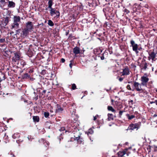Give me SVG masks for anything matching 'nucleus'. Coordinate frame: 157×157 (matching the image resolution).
<instances>
[{
	"label": "nucleus",
	"mask_w": 157,
	"mask_h": 157,
	"mask_svg": "<svg viewBox=\"0 0 157 157\" xmlns=\"http://www.w3.org/2000/svg\"><path fill=\"white\" fill-rule=\"evenodd\" d=\"M21 23V17L19 16H15L13 17V22L11 25V29H17L19 28Z\"/></svg>",
	"instance_id": "f257e3e1"
},
{
	"label": "nucleus",
	"mask_w": 157,
	"mask_h": 157,
	"mask_svg": "<svg viewBox=\"0 0 157 157\" xmlns=\"http://www.w3.org/2000/svg\"><path fill=\"white\" fill-rule=\"evenodd\" d=\"M130 44H131V46L132 47L133 50L135 52L136 54H137L139 53L138 50H140V49L138 48V45L135 44L134 41L133 40H131Z\"/></svg>",
	"instance_id": "f03ea898"
},
{
	"label": "nucleus",
	"mask_w": 157,
	"mask_h": 157,
	"mask_svg": "<svg viewBox=\"0 0 157 157\" xmlns=\"http://www.w3.org/2000/svg\"><path fill=\"white\" fill-rule=\"evenodd\" d=\"M142 85L141 84L136 82H134L133 84V86L134 87V89H136L137 91L142 92L143 90L141 88V86Z\"/></svg>",
	"instance_id": "7ed1b4c3"
},
{
	"label": "nucleus",
	"mask_w": 157,
	"mask_h": 157,
	"mask_svg": "<svg viewBox=\"0 0 157 157\" xmlns=\"http://www.w3.org/2000/svg\"><path fill=\"white\" fill-rule=\"evenodd\" d=\"M141 84L142 85L146 86L149 81V78L145 76H143L141 78Z\"/></svg>",
	"instance_id": "20e7f679"
},
{
	"label": "nucleus",
	"mask_w": 157,
	"mask_h": 157,
	"mask_svg": "<svg viewBox=\"0 0 157 157\" xmlns=\"http://www.w3.org/2000/svg\"><path fill=\"white\" fill-rule=\"evenodd\" d=\"M149 56L148 57V59L149 60H151L152 62L155 60V54L154 52H149Z\"/></svg>",
	"instance_id": "39448f33"
},
{
	"label": "nucleus",
	"mask_w": 157,
	"mask_h": 157,
	"mask_svg": "<svg viewBox=\"0 0 157 157\" xmlns=\"http://www.w3.org/2000/svg\"><path fill=\"white\" fill-rule=\"evenodd\" d=\"M140 128V126L139 124L136 123L135 124H131L130 126L128 127L126 130H133L135 129H136L137 130Z\"/></svg>",
	"instance_id": "423d86ee"
},
{
	"label": "nucleus",
	"mask_w": 157,
	"mask_h": 157,
	"mask_svg": "<svg viewBox=\"0 0 157 157\" xmlns=\"http://www.w3.org/2000/svg\"><path fill=\"white\" fill-rule=\"evenodd\" d=\"M26 29L31 32V30L33 29V25L31 21H29L26 24Z\"/></svg>",
	"instance_id": "0eeeda50"
},
{
	"label": "nucleus",
	"mask_w": 157,
	"mask_h": 157,
	"mask_svg": "<svg viewBox=\"0 0 157 157\" xmlns=\"http://www.w3.org/2000/svg\"><path fill=\"white\" fill-rule=\"evenodd\" d=\"M73 52L75 54V57L76 56V55L80 53V48L77 47H75L73 49Z\"/></svg>",
	"instance_id": "6e6552de"
},
{
	"label": "nucleus",
	"mask_w": 157,
	"mask_h": 157,
	"mask_svg": "<svg viewBox=\"0 0 157 157\" xmlns=\"http://www.w3.org/2000/svg\"><path fill=\"white\" fill-rule=\"evenodd\" d=\"M63 110V109L61 107V106L57 104L56 105V113H61Z\"/></svg>",
	"instance_id": "1a4fd4ad"
},
{
	"label": "nucleus",
	"mask_w": 157,
	"mask_h": 157,
	"mask_svg": "<svg viewBox=\"0 0 157 157\" xmlns=\"http://www.w3.org/2000/svg\"><path fill=\"white\" fill-rule=\"evenodd\" d=\"M19 58L20 56L17 53H15L14 56L12 58L13 61L16 62L19 59Z\"/></svg>",
	"instance_id": "9d476101"
},
{
	"label": "nucleus",
	"mask_w": 157,
	"mask_h": 157,
	"mask_svg": "<svg viewBox=\"0 0 157 157\" xmlns=\"http://www.w3.org/2000/svg\"><path fill=\"white\" fill-rule=\"evenodd\" d=\"M74 136L75 140H77L78 143L80 144L83 142V140L82 138H81L79 136H78L77 137H76L75 136Z\"/></svg>",
	"instance_id": "9b49d317"
},
{
	"label": "nucleus",
	"mask_w": 157,
	"mask_h": 157,
	"mask_svg": "<svg viewBox=\"0 0 157 157\" xmlns=\"http://www.w3.org/2000/svg\"><path fill=\"white\" fill-rule=\"evenodd\" d=\"M129 74V71L128 68H125L123 70L122 75H127Z\"/></svg>",
	"instance_id": "f8f14e48"
},
{
	"label": "nucleus",
	"mask_w": 157,
	"mask_h": 157,
	"mask_svg": "<svg viewBox=\"0 0 157 157\" xmlns=\"http://www.w3.org/2000/svg\"><path fill=\"white\" fill-rule=\"evenodd\" d=\"M29 32H30V31L26 28H25L22 32L23 36H26Z\"/></svg>",
	"instance_id": "ddd939ff"
},
{
	"label": "nucleus",
	"mask_w": 157,
	"mask_h": 157,
	"mask_svg": "<svg viewBox=\"0 0 157 157\" xmlns=\"http://www.w3.org/2000/svg\"><path fill=\"white\" fill-rule=\"evenodd\" d=\"M39 142L40 143L43 142L46 147H47L49 145V143L43 139H41V140H39Z\"/></svg>",
	"instance_id": "4468645a"
},
{
	"label": "nucleus",
	"mask_w": 157,
	"mask_h": 157,
	"mask_svg": "<svg viewBox=\"0 0 157 157\" xmlns=\"http://www.w3.org/2000/svg\"><path fill=\"white\" fill-rule=\"evenodd\" d=\"M75 110L74 109L73 112L71 113V116L73 118V119L76 120L78 119V116L75 114Z\"/></svg>",
	"instance_id": "2eb2a0df"
},
{
	"label": "nucleus",
	"mask_w": 157,
	"mask_h": 157,
	"mask_svg": "<svg viewBox=\"0 0 157 157\" xmlns=\"http://www.w3.org/2000/svg\"><path fill=\"white\" fill-rule=\"evenodd\" d=\"M20 137V135L18 133H16L12 136V137L13 139H17Z\"/></svg>",
	"instance_id": "dca6fc26"
},
{
	"label": "nucleus",
	"mask_w": 157,
	"mask_h": 157,
	"mask_svg": "<svg viewBox=\"0 0 157 157\" xmlns=\"http://www.w3.org/2000/svg\"><path fill=\"white\" fill-rule=\"evenodd\" d=\"M9 4L8 5V7L10 8H13L15 6V3L14 2L12 1H9Z\"/></svg>",
	"instance_id": "f3484780"
},
{
	"label": "nucleus",
	"mask_w": 157,
	"mask_h": 157,
	"mask_svg": "<svg viewBox=\"0 0 157 157\" xmlns=\"http://www.w3.org/2000/svg\"><path fill=\"white\" fill-rule=\"evenodd\" d=\"M50 14L51 16H53L55 14V11H56V9L52 8L50 9Z\"/></svg>",
	"instance_id": "a211bd4d"
},
{
	"label": "nucleus",
	"mask_w": 157,
	"mask_h": 157,
	"mask_svg": "<svg viewBox=\"0 0 157 157\" xmlns=\"http://www.w3.org/2000/svg\"><path fill=\"white\" fill-rule=\"evenodd\" d=\"M53 3L52 0H49L48 2V8L49 9L52 8V6L53 5Z\"/></svg>",
	"instance_id": "6ab92c4d"
},
{
	"label": "nucleus",
	"mask_w": 157,
	"mask_h": 157,
	"mask_svg": "<svg viewBox=\"0 0 157 157\" xmlns=\"http://www.w3.org/2000/svg\"><path fill=\"white\" fill-rule=\"evenodd\" d=\"M108 120L109 121L113 119V115L112 114L108 113Z\"/></svg>",
	"instance_id": "aec40b11"
},
{
	"label": "nucleus",
	"mask_w": 157,
	"mask_h": 157,
	"mask_svg": "<svg viewBox=\"0 0 157 157\" xmlns=\"http://www.w3.org/2000/svg\"><path fill=\"white\" fill-rule=\"evenodd\" d=\"M33 119L34 122H38L39 120V117L37 116H33Z\"/></svg>",
	"instance_id": "412c9836"
},
{
	"label": "nucleus",
	"mask_w": 157,
	"mask_h": 157,
	"mask_svg": "<svg viewBox=\"0 0 157 157\" xmlns=\"http://www.w3.org/2000/svg\"><path fill=\"white\" fill-rule=\"evenodd\" d=\"M107 109L108 110L111 111L115 113L116 112L115 110L114 109H113V107L112 106H108Z\"/></svg>",
	"instance_id": "4be33fe9"
},
{
	"label": "nucleus",
	"mask_w": 157,
	"mask_h": 157,
	"mask_svg": "<svg viewBox=\"0 0 157 157\" xmlns=\"http://www.w3.org/2000/svg\"><path fill=\"white\" fill-rule=\"evenodd\" d=\"M48 24L49 25L51 26H52L54 25L53 22L50 20H49L48 21Z\"/></svg>",
	"instance_id": "5701e85b"
},
{
	"label": "nucleus",
	"mask_w": 157,
	"mask_h": 157,
	"mask_svg": "<svg viewBox=\"0 0 157 157\" xmlns=\"http://www.w3.org/2000/svg\"><path fill=\"white\" fill-rule=\"evenodd\" d=\"M127 116L129 120H131L135 117V116L133 115H129V114H127Z\"/></svg>",
	"instance_id": "b1692460"
},
{
	"label": "nucleus",
	"mask_w": 157,
	"mask_h": 157,
	"mask_svg": "<svg viewBox=\"0 0 157 157\" xmlns=\"http://www.w3.org/2000/svg\"><path fill=\"white\" fill-rule=\"evenodd\" d=\"M29 75L28 73H25L24 74L23 76V77L24 78H29Z\"/></svg>",
	"instance_id": "393cba45"
},
{
	"label": "nucleus",
	"mask_w": 157,
	"mask_h": 157,
	"mask_svg": "<svg viewBox=\"0 0 157 157\" xmlns=\"http://www.w3.org/2000/svg\"><path fill=\"white\" fill-rule=\"evenodd\" d=\"M39 132L41 134H44L45 132V130L44 128H42L39 129Z\"/></svg>",
	"instance_id": "a878e982"
},
{
	"label": "nucleus",
	"mask_w": 157,
	"mask_h": 157,
	"mask_svg": "<svg viewBox=\"0 0 157 157\" xmlns=\"http://www.w3.org/2000/svg\"><path fill=\"white\" fill-rule=\"evenodd\" d=\"M94 132V131H93V130L91 129V128H90V129H89L88 131V132H87V134L88 135H89V134H92Z\"/></svg>",
	"instance_id": "bb28decb"
},
{
	"label": "nucleus",
	"mask_w": 157,
	"mask_h": 157,
	"mask_svg": "<svg viewBox=\"0 0 157 157\" xmlns=\"http://www.w3.org/2000/svg\"><path fill=\"white\" fill-rule=\"evenodd\" d=\"M55 14H56V17H59L60 16V13L59 11L56 10V11H55Z\"/></svg>",
	"instance_id": "cd10ccee"
},
{
	"label": "nucleus",
	"mask_w": 157,
	"mask_h": 157,
	"mask_svg": "<svg viewBox=\"0 0 157 157\" xmlns=\"http://www.w3.org/2000/svg\"><path fill=\"white\" fill-rule=\"evenodd\" d=\"M49 114L48 112H45L44 113V116L46 118H47L48 117Z\"/></svg>",
	"instance_id": "c85d7f7f"
},
{
	"label": "nucleus",
	"mask_w": 157,
	"mask_h": 157,
	"mask_svg": "<svg viewBox=\"0 0 157 157\" xmlns=\"http://www.w3.org/2000/svg\"><path fill=\"white\" fill-rule=\"evenodd\" d=\"M21 64L23 67L25 65H26L25 62L24 61H21L20 62Z\"/></svg>",
	"instance_id": "c756f323"
},
{
	"label": "nucleus",
	"mask_w": 157,
	"mask_h": 157,
	"mask_svg": "<svg viewBox=\"0 0 157 157\" xmlns=\"http://www.w3.org/2000/svg\"><path fill=\"white\" fill-rule=\"evenodd\" d=\"M8 22H9V21H8V18L6 17V18H5V20H4V23L5 24V25H6L8 23Z\"/></svg>",
	"instance_id": "7c9ffc66"
},
{
	"label": "nucleus",
	"mask_w": 157,
	"mask_h": 157,
	"mask_svg": "<svg viewBox=\"0 0 157 157\" xmlns=\"http://www.w3.org/2000/svg\"><path fill=\"white\" fill-rule=\"evenodd\" d=\"M76 88V85L75 84H73L72 86V89L73 90H74Z\"/></svg>",
	"instance_id": "2f4dec72"
},
{
	"label": "nucleus",
	"mask_w": 157,
	"mask_h": 157,
	"mask_svg": "<svg viewBox=\"0 0 157 157\" xmlns=\"http://www.w3.org/2000/svg\"><path fill=\"white\" fill-rule=\"evenodd\" d=\"M5 41V38L0 39V43H3Z\"/></svg>",
	"instance_id": "473e14b6"
},
{
	"label": "nucleus",
	"mask_w": 157,
	"mask_h": 157,
	"mask_svg": "<svg viewBox=\"0 0 157 157\" xmlns=\"http://www.w3.org/2000/svg\"><path fill=\"white\" fill-rule=\"evenodd\" d=\"M147 65L146 63H145L144 66H143V67L142 69H143L144 70H145L147 68Z\"/></svg>",
	"instance_id": "72a5a7b5"
},
{
	"label": "nucleus",
	"mask_w": 157,
	"mask_h": 157,
	"mask_svg": "<svg viewBox=\"0 0 157 157\" xmlns=\"http://www.w3.org/2000/svg\"><path fill=\"white\" fill-rule=\"evenodd\" d=\"M23 141V140H21L20 139H19L18 140H16V142L19 144L20 142H22V141Z\"/></svg>",
	"instance_id": "f704fd0d"
},
{
	"label": "nucleus",
	"mask_w": 157,
	"mask_h": 157,
	"mask_svg": "<svg viewBox=\"0 0 157 157\" xmlns=\"http://www.w3.org/2000/svg\"><path fill=\"white\" fill-rule=\"evenodd\" d=\"M124 111H119V115L120 117L122 115V113Z\"/></svg>",
	"instance_id": "c9c22d12"
},
{
	"label": "nucleus",
	"mask_w": 157,
	"mask_h": 157,
	"mask_svg": "<svg viewBox=\"0 0 157 157\" xmlns=\"http://www.w3.org/2000/svg\"><path fill=\"white\" fill-rule=\"evenodd\" d=\"M127 88L129 90H131V88L130 87V86L129 85H128L127 86Z\"/></svg>",
	"instance_id": "e433bc0d"
},
{
	"label": "nucleus",
	"mask_w": 157,
	"mask_h": 157,
	"mask_svg": "<svg viewBox=\"0 0 157 157\" xmlns=\"http://www.w3.org/2000/svg\"><path fill=\"white\" fill-rule=\"evenodd\" d=\"M124 12L128 13L130 12V11L127 9H125L124 10Z\"/></svg>",
	"instance_id": "4c0bfd02"
},
{
	"label": "nucleus",
	"mask_w": 157,
	"mask_h": 157,
	"mask_svg": "<svg viewBox=\"0 0 157 157\" xmlns=\"http://www.w3.org/2000/svg\"><path fill=\"white\" fill-rule=\"evenodd\" d=\"M65 130V127H61L60 129H59L60 131H63Z\"/></svg>",
	"instance_id": "58836bf2"
},
{
	"label": "nucleus",
	"mask_w": 157,
	"mask_h": 157,
	"mask_svg": "<svg viewBox=\"0 0 157 157\" xmlns=\"http://www.w3.org/2000/svg\"><path fill=\"white\" fill-rule=\"evenodd\" d=\"M71 62H73V60H71L70 61V63L69 64V66L71 68H72V65Z\"/></svg>",
	"instance_id": "ea45409f"
},
{
	"label": "nucleus",
	"mask_w": 157,
	"mask_h": 157,
	"mask_svg": "<svg viewBox=\"0 0 157 157\" xmlns=\"http://www.w3.org/2000/svg\"><path fill=\"white\" fill-rule=\"evenodd\" d=\"M153 147H154V150L155 151H157V146H156L154 145Z\"/></svg>",
	"instance_id": "a19ab883"
},
{
	"label": "nucleus",
	"mask_w": 157,
	"mask_h": 157,
	"mask_svg": "<svg viewBox=\"0 0 157 157\" xmlns=\"http://www.w3.org/2000/svg\"><path fill=\"white\" fill-rule=\"evenodd\" d=\"M61 61L62 63H64L65 61V59L63 58H62L61 59Z\"/></svg>",
	"instance_id": "79ce46f5"
},
{
	"label": "nucleus",
	"mask_w": 157,
	"mask_h": 157,
	"mask_svg": "<svg viewBox=\"0 0 157 157\" xmlns=\"http://www.w3.org/2000/svg\"><path fill=\"white\" fill-rule=\"evenodd\" d=\"M98 115H97V116H95V117H94V121H95L96 120V119H97V117H98Z\"/></svg>",
	"instance_id": "37998d69"
},
{
	"label": "nucleus",
	"mask_w": 157,
	"mask_h": 157,
	"mask_svg": "<svg viewBox=\"0 0 157 157\" xmlns=\"http://www.w3.org/2000/svg\"><path fill=\"white\" fill-rule=\"evenodd\" d=\"M123 80V78H120L119 79V80L121 82Z\"/></svg>",
	"instance_id": "c03bdc74"
},
{
	"label": "nucleus",
	"mask_w": 157,
	"mask_h": 157,
	"mask_svg": "<svg viewBox=\"0 0 157 157\" xmlns=\"http://www.w3.org/2000/svg\"><path fill=\"white\" fill-rule=\"evenodd\" d=\"M142 139H143L144 140V142H145L146 141V140H145V136H144L143 137H142Z\"/></svg>",
	"instance_id": "a18cd8bd"
},
{
	"label": "nucleus",
	"mask_w": 157,
	"mask_h": 157,
	"mask_svg": "<svg viewBox=\"0 0 157 157\" xmlns=\"http://www.w3.org/2000/svg\"><path fill=\"white\" fill-rule=\"evenodd\" d=\"M0 2L2 3H4L5 2V0H1Z\"/></svg>",
	"instance_id": "49530a36"
},
{
	"label": "nucleus",
	"mask_w": 157,
	"mask_h": 157,
	"mask_svg": "<svg viewBox=\"0 0 157 157\" xmlns=\"http://www.w3.org/2000/svg\"><path fill=\"white\" fill-rule=\"evenodd\" d=\"M155 103L156 104V105H157V100H155Z\"/></svg>",
	"instance_id": "de8ad7c7"
},
{
	"label": "nucleus",
	"mask_w": 157,
	"mask_h": 157,
	"mask_svg": "<svg viewBox=\"0 0 157 157\" xmlns=\"http://www.w3.org/2000/svg\"><path fill=\"white\" fill-rule=\"evenodd\" d=\"M101 60H103L104 59V57L103 56L101 57Z\"/></svg>",
	"instance_id": "09e8293b"
},
{
	"label": "nucleus",
	"mask_w": 157,
	"mask_h": 157,
	"mask_svg": "<svg viewBox=\"0 0 157 157\" xmlns=\"http://www.w3.org/2000/svg\"><path fill=\"white\" fill-rule=\"evenodd\" d=\"M155 102V101H150V103L151 104H153V103H155V102Z\"/></svg>",
	"instance_id": "8fccbe9b"
},
{
	"label": "nucleus",
	"mask_w": 157,
	"mask_h": 157,
	"mask_svg": "<svg viewBox=\"0 0 157 157\" xmlns=\"http://www.w3.org/2000/svg\"><path fill=\"white\" fill-rule=\"evenodd\" d=\"M33 70H30V71H29V72L30 73H32L33 72Z\"/></svg>",
	"instance_id": "3c124183"
},
{
	"label": "nucleus",
	"mask_w": 157,
	"mask_h": 157,
	"mask_svg": "<svg viewBox=\"0 0 157 157\" xmlns=\"http://www.w3.org/2000/svg\"><path fill=\"white\" fill-rule=\"evenodd\" d=\"M87 91H85V92H84V94H87Z\"/></svg>",
	"instance_id": "603ef678"
},
{
	"label": "nucleus",
	"mask_w": 157,
	"mask_h": 157,
	"mask_svg": "<svg viewBox=\"0 0 157 157\" xmlns=\"http://www.w3.org/2000/svg\"><path fill=\"white\" fill-rule=\"evenodd\" d=\"M102 122H101V123H101V124H102L103 123V120H102Z\"/></svg>",
	"instance_id": "864d4df0"
},
{
	"label": "nucleus",
	"mask_w": 157,
	"mask_h": 157,
	"mask_svg": "<svg viewBox=\"0 0 157 157\" xmlns=\"http://www.w3.org/2000/svg\"><path fill=\"white\" fill-rule=\"evenodd\" d=\"M72 62V65H74V60H73V62Z\"/></svg>",
	"instance_id": "5fc2aeb1"
},
{
	"label": "nucleus",
	"mask_w": 157,
	"mask_h": 157,
	"mask_svg": "<svg viewBox=\"0 0 157 157\" xmlns=\"http://www.w3.org/2000/svg\"><path fill=\"white\" fill-rule=\"evenodd\" d=\"M157 116V115H156V114H154V116H154V117H156Z\"/></svg>",
	"instance_id": "6e6d98bb"
},
{
	"label": "nucleus",
	"mask_w": 157,
	"mask_h": 157,
	"mask_svg": "<svg viewBox=\"0 0 157 157\" xmlns=\"http://www.w3.org/2000/svg\"><path fill=\"white\" fill-rule=\"evenodd\" d=\"M48 8H48V7L47 8H46L45 9V10H48Z\"/></svg>",
	"instance_id": "4d7b16f0"
},
{
	"label": "nucleus",
	"mask_w": 157,
	"mask_h": 157,
	"mask_svg": "<svg viewBox=\"0 0 157 157\" xmlns=\"http://www.w3.org/2000/svg\"><path fill=\"white\" fill-rule=\"evenodd\" d=\"M110 90V88L109 90H106L107 92H108Z\"/></svg>",
	"instance_id": "13d9d810"
},
{
	"label": "nucleus",
	"mask_w": 157,
	"mask_h": 157,
	"mask_svg": "<svg viewBox=\"0 0 157 157\" xmlns=\"http://www.w3.org/2000/svg\"><path fill=\"white\" fill-rule=\"evenodd\" d=\"M46 90H44L43 91V93H45L46 92Z\"/></svg>",
	"instance_id": "bf43d9fd"
},
{
	"label": "nucleus",
	"mask_w": 157,
	"mask_h": 157,
	"mask_svg": "<svg viewBox=\"0 0 157 157\" xmlns=\"http://www.w3.org/2000/svg\"><path fill=\"white\" fill-rule=\"evenodd\" d=\"M109 0H105L106 2H108Z\"/></svg>",
	"instance_id": "052dcab7"
},
{
	"label": "nucleus",
	"mask_w": 157,
	"mask_h": 157,
	"mask_svg": "<svg viewBox=\"0 0 157 157\" xmlns=\"http://www.w3.org/2000/svg\"><path fill=\"white\" fill-rule=\"evenodd\" d=\"M1 32H0V38L1 37Z\"/></svg>",
	"instance_id": "680f3d73"
},
{
	"label": "nucleus",
	"mask_w": 157,
	"mask_h": 157,
	"mask_svg": "<svg viewBox=\"0 0 157 157\" xmlns=\"http://www.w3.org/2000/svg\"><path fill=\"white\" fill-rule=\"evenodd\" d=\"M50 112H53V111L52 110V109H51V110H50Z\"/></svg>",
	"instance_id": "e2e57ef3"
},
{
	"label": "nucleus",
	"mask_w": 157,
	"mask_h": 157,
	"mask_svg": "<svg viewBox=\"0 0 157 157\" xmlns=\"http://www.w3.org/2000/svg\"><path fill=\"white\" fill-rule=\"evenodd\" d=\"M85 96V95H83V96L82 97V98H81V99H82V98H83L84 96Z\"/></svg>",
	"instance_id": "0e129e2a"
},
{
	"label": "nucleus",
	"mask_w": 157,
	"mask_h": 157,
	"mask_svg": "<svg viewBox=\"0 0 157 157\" xmlns=\"http://www.w3.org/2000/svg\"><path fill=\"white\" fill-rule=\"evenodd\" d=\"M28 139H29V136H28Z\"/></svg>",
	"instance_id": "69168bd1"
},
{
	"label": "nucleus",
	"mask_w": 157,
	"mask_h": 157,
	"mask_svg": "<svg viewBox=\"0 0 157 157\" xmlns=\"http://www.w3.org/2000/svg\"><path fill=\"white\" fill-rule=\"evenodd\" d=\"M90 140H91V141H93V140H91V138H90Z\"/></svg>",
	"instance_id": "338daca9"
},
{
	"label": "nucleus",
	"mask_w": 157,
	"mask_h": 157,
	"mask_svg": "<svg viewBox=\"0 0 157 157\" xmlns=\"http://www.w3.org/2000/svg\"><path fill=\"white\" fill-rule=\"evenodd\" d=\"M156 90V92H157V89H156V90Z\"/></svg>",
	"instance_id": "774afa93"
}]
</instances>
